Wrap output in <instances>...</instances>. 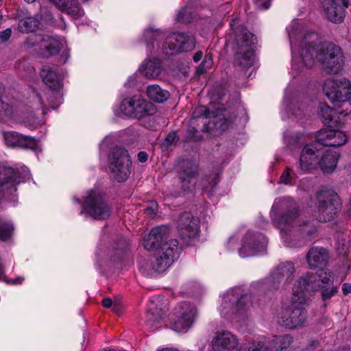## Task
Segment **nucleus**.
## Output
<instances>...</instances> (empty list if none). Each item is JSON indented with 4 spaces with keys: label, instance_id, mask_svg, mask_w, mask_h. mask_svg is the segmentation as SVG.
<instances>
[{
    "label": "nucleus",
    "instance_id": "09e8293b",
    "mask_svg": "<svg viewBox=\"0 0 351 351\" xmlns=\"http://www.w3.org/2000/svg\"><path fill=\"white\" fill-rule=\"evenodd\" d=\"M12 35V29L7 28L6 29L0 32V42L4 43L7 41Z\"/></svg>",
    "mask_w": 351,
    "mask_h": 351
},
{
    "label": "nucleus",
    "instance_id": "a18cd8bd",
    "mask_svg": "<svg viewBox=\"0 0 351 351\" xmlns=\"http://www.w3.org/2000/svg\"><path fill=\"white\" fill-rule=\"evenodd\" d=\"M176 20L179 22L189 23L191 20V12L188 8L180 10L177 14Z\"/></svg>",
    "mask_w": 351,
    "mask_h": 351
},
{
    "label": "nucleus",
    "instance_id": "c756f323",
    "mask_svg": "<svg viewBox=\"0 0 351 351\" xmlns=\"http://www.w3.org/2000/svg\"><path fill=\"white\" fill-rule=\"evenodd\" d=\"M60 11L73 18L82 17L84 12L77 0H49Z\"/></svg>",
    "mask_w": 351,
    "mask_h": 351
},
{
    "label": "nucleus",
    "instance_id": "338daca9",
    "mask_svg": "<svg viewBox=\"0 0 351 351\" xmlns=\"http://www.w3.org/2000/svg\"><path fill=\"white\" fill-rule=\"evenodd\" d=\"M338 251H339V254H344L346 253V251L344 250V249H342V250H341L339 247H338Z\"/></svg>",
    "mask_w": 351,
    "mask_h": 351
},
{
    "label": "nucleus",
    "instance_id": "9d476101",
    "mask_svg": "<svg viewBox=\"0 0 351 351\" xmlns=\"http://www.w3.org/2000/svg\"><path fill=\"white\" fill-rule=\"evenodd\" d=\"M27 48L34 47V51L42 58H50L57 55L62 48V43L56 37L47 35H34L26 42Z\"/></svg>",
    "mask_w": 351,
    "mask_h": 351
},
{
    "label": "nucleus",
    "instance_id": "ddd939ff",
    "mask_svg": "<svg viewBox=\"0 0 351 351\" xmlns=\"http://www.w3.org/2000/svg\"><path fill=\"white\" fill-rule=\"evenodd\" d=\"M248 297L242 295L238 289L228 291L222 298L219 307L221 315L228 319L232 318L234 315L244 309Z\"/></svg>",
    "mask_w": 351,
    "mask_h": 351
},
{
    "label": "nucleus",
    "instance_id": "e2e57ef3",
    "mask_svg": "<svg viewBox=\"0 0 351 351\" xmlns=\"http://www.w3.org/2000/svg\"><path fill=\"white\" fill-rule=\"evenodd\" d=\"M158 351H178V350H175V349H172V348H162Z\"/></svg>",
    "mask_w": 351,
    "mask_h": 351
},
{
    "label": "nucleus",
    "instance_id": "5fc2aeb1",
    "mask_svg": "<svg viewBox=\"0 0 351 351\" xmlns=\"http://www.w3.org/2000/svg\"><path fill=\"white\" fill-rule=\"evenodd\" d=\"M342 291L345 295L351 293V284L344 283L342 286Z\"/></svg>",
    "mask_w": 351,
    "mask_h": 351
},
{
    "label": "nucleus",
    "instance_id": "7ed1b4c3",
    "mask_svg": "<svg viewBox=\"0 0 351 351\" xmlns=\"http://www.w3.org/2000/svg\"><path fill=\"white\" fill-rule=\"evenodd\" d=\"M308 298L303 293L295 294L293 291L291 304L282 308L278 313L277 322L282 326L294 329L304 325L307 319V311L304 305Z\"/></svg>",
    "mask_w": 351,
    "mask_h": 351
},
{
    "label": "nucleus",
    "instance_id": "20e7f679",
    "mask_svg": "<svg viewBox=\"0 0 351 351\" xmlns=\"http://www.w3.org/2000/svg\"><path fill=\"white\" fill-rule=\"evenodd\" d=\"M319 290L322 293V299L326 302L330 299L338 291V288L334 285L327 287L319 284L317 282V276L314 274L308 273L300 277L295 283L293 291L298 294V293H304L306 297L311 295L313 293Z\"/></svg>",
    "mask_w": 351,
    "mask_h": 351
},
{
    "label": "nucleus",
    "instance_id": "603ef678",
    "mask_svg": "<svg viewBox=\"0 0 351 351\" xmlns=\"http://www.w3.org/2000/svg\"><path fill=\"white\" fill-rule=\"evenodd\" d=\"M137 157H138V160L139 162H145L147 161V158H148V155L146 152H140L138 155H137Z\"/></svg>",
    "mask_w": 351,
    "mask_h": 351
},
{
    "label": "nucleus",
    "instance_id": "473e14b6",
    "mask_svg": "<svg viewBox=\"0 0 351 351\" xmlns=\"http://www.w3.org/2000/svg\"><path fill=\"white\" fill-rule=\"evenodd\" d=\"M324 9L328 19L332 22H341L345 16L344 8L340 2L335 0H325Z\"/></svg>",
    "mask_w": 351,
    "mask_h": 351
},
{
    "label": "nucleus",
    "instance_id": "e433bc0d",
    "mask_svg": "<svg viewBox=\"0 0 351 351\" xmlns=\"http://www.w3.org/2000/svg\"><path fill=\"white\" fill-rule=\"evenodd\" d=\"M297 231L303 239L307 241H311L315 237L317 227L313 223L306 221L299 225Z\"/></svg>",
    "mask_w": 351,
    "mask_h": 351
},
{
    "label": "nucleus",
    "instance_id": "58836bf2",
    "mask_svg": "<svg viewBox=\"0 0 351 351\" xmlns=\"http://www.w3.org/2000/svg\"><path fill=\"white\" fill-rule=\"evenodd\" d=\"M319 114L324 124H330L335 114V111L326 104H321L319 107Z\"/></svg>",
    "mask_w": 351,
    "mask_h": 351
},
{
    "label": "nucleus",
    "instance_id": "f704fd0d",
    "mask_svg": "<svg viewBox=\"0 0 351 351\" xmlns=\"http://www.w3.org/2000/svg\"><path fill=\"white\" fill-rule=\"evenodd\" d=\"M147 95L154 101L163 103L169 98L170 94L167 90L161 88L158 85L154 84L147 86Z\"/></svg>",
    "mask_w": 351,
    "mask_h": 351
},
{
    "label": "nucleus",
    "instance_id": "ea45409f",
    "mask_svg": "<svg viewBox=\"0 0 351 351\" xmlns=\"http://www.w3.org/2000/svg\"><path fill=\"white\" fill-rule=\"evenodd\" d=\"M13 227L2 219H0V240L6 241L10 238Z\"/></svg>",
    "mask_w": 351,
    "mask_h": 351
},
{
    "label": "nucleus",
    "instance_id": "f257e3e1",
    "mask_svg": "<svg viewBox=\"0 0 351 351\" xmlns=\"http://www.w3.org/2000/svg\"><path fill=\"white\" fill-rule=\"evenodd\" d=\"M227 42L232 46L234 52V64L245 69L253 65L256 38L241 25L236 21L231 24V32L228 33Z\"/></svg>",
    "mask_w": 351,
    "mask_h": 351
},
{
    "label": "nucleus",
    "instance_id": "774afa93",
    "mask_svg": "<svg viewBox=\"0 0 351 351\" xmlns=\"http://www.w3.org/2000/svg\"><path fill=\"white\" fill-rule=\"evenodd\" d=\"M24 1L28 3H31L35 2L36 0H24Z\"/></svg>",
    "mask_w": 351,
    "mask_h": 351
},
{
    "label": "nucleus",
    "instance_id": "c03bdc74",
    "mask_svg": "<svg viewBox=\"0 0 351 351\" xmlns=\"http://www.w3.org/2000/svg\"><path fill=\"white\" fill-rule=\"evenodd\" d=\"M315 275L317 276V282L319 280V284H321V285L327 286V285H328L332 281V272L322 271L318 276H317L316 274Z\"/></svg>",
    "mask_w": 351,
    "mask_h": 351
},
{
    "label": "nucleus",
    "instance_id": "6e6d98bb",
    "mask_svg": "<svg viewBox=\"0 0 351 351\" xmlns=\"http://www.w3.org/2000/svg\"><path fill=\"white\" fill-rule=\"evenodd\" d=\"M102 304L106 308L112 307L113 305L112 300L108 298L103 300Z\"/></svg>",
    "mask_w": 351,
    "mask_h": 351
},
{
    "label": "nucleus",
    "instance_id": "cd10ccee",
    "mask_svg": "<svg viewBox=\"0 0 351 351\" xmlns=\"http://www.w3.org/2000/svg\"><path fill=\"white\" fill-rule=\"evenodd\" d=\"M339 157V152L320 149V155L318 157V167L325 173H332L337 167Z\"/></svg>",
    "mask_w": 351,
    "mask_h": 351
},
{
    "label": "nucleus",
    "instance_id": "69168bd1",
    "mask_svg": "<svg viewBox=\"0 0 351 351\" xmlns=\"http://www.w3.org/2000/svg\"><path fill=\"white\" fill-rule=\"evenodd\" d=\"M317 342H311V343L310 344V347H312V348H315L317 347Z\"/></svg>",
    "mask_w": 351,
    "mask_h": 351
},
{
    "label": "nucleus",
    "instance_id": "de8ad7c7",
    "mask_svg": "<svg viewBox=\"0 0 351 351\" xmlns=\"http://www.w3.org/2000/svg\"><path fill=\"white\" fill-rule=\"evenodd\" d=\"M196 112L198 114L202 115L205 118H210L211 117H215L217 116V114H215L214 112H211L210 110L207 109L205 106H200L196 110Z\"/></svg>",
    "mask_w": 351,
    "mask_h": 351
},
{
    "label": "nucleus",
    "instance_id": "39448f33",
    "mask_svg": "<svg viewBox=\"0 0 351 351\" xmlns=\"http://www.w3.org/2000/svg\"><path fill=\"white\" fill-rule=\"evenodd\" d=\"M315 204L319 221L326 222L332 220L340 208L339 196L330 191L317 192L315 195Z\"/></svg>",
    "mask_w": 351,
    "mask_h": 351
},
{
    "label": "nucleus",
    "instance_id": "bf43d9fd",
    "mask_svg": "<svg viewBox=\"0 0 351 351\" xmlns=\"http://www.w3.org/2000/svg\"><path fill=\"white\" fill-rule=\"evenodd\" d=\"M350 110H348V109L345 110H343V111H341V112H339V113L340 114H342L343 116H347L350 113Z\"/></svg>",
    "mask_w": 351,
    "mask_h": 351
},
{
    "label": "nucleus",
    "instance_id": "a19ab883",
    "mask_svg": "<svg viewBox=\"0 0 351 351\" xmlns=\"http://www.w3.org/2000/svg\"><path fill=\"white\" fill-rule=\"evenodd\" d=\"M294 173L292 172V169L289 167H287L285 170L282 173L278 183L293 185L294 184Z\"/></svg>",
    "mask_w": 351,
    "mask_h": 351
},
{
    "label": "nucleus",
    "instance_id": "423d86ee",
    "mask_svg": "<svg viewBox=\"0 0 351 351\" xmlns=\"http://www.w3.org/2000/svg\"><path fill=\"white\" fill-rule=\"evenodd\" d=\"M317 60L330 73L340 71L343 64V56L340 47L332 43H323L317 45Z\"/></svg>",
    "mask_w": 351,
    "mask_h": 351
},
{
    "label": "nucleus",
    "instance_id": "4468645a",
    "mask_svg": "<svg viewBox=\"0 0 351 351\" xmlns=\"http://www.w3.org/2000/svg\"><path fill=\"white\" fill-rule=\"evenodd\" d=\"M173 329L178 332H186L193 325L197 316L196 307L182 302L174 308Z\"/></svg>",
    "mask_w": 351,
    "mask_h": 351
},
{
    "label": "nucleus",
    "instance_id": "79ce46f5",
    "mask_svg": "<svg viewBox=\"0 0 351 351\" xmlns=\"http://www.w3.org/2000/svg\"><path fill=\"white\" fill-rule=\"evenodd\" d=\"M14 114L13 106L0 99V119L10 118Z\"/></svg>",
    "mask_w": 351,
    "mask_h": 351
},
{
    "label": "nucleus",
    "instance_id": "c9c22d12",
    "mask_svg": "<svg viewBox=\"0 0 351 351\" xmlns=\"http://www.w3.org/2000/svg\"><path fill=\"white\" fill-rule=\"evenodd\" d=\"M141 72L148 78H155L161 72V66L158 60L147 61L142 64Z\"/></svg>",
    "mask_w": 351,
    "mask_h": 351
},
{
    "label": "nucleus",
    "instance_id": "4c0bfd02",
    "mask_svg": "<svg viewBox=\"0 0 351 351\" xmlns=\"http://www.w3.org/2000/svg\"><path fill=\"white\" fill-rule=\"evenodd\" d=\"M148 49L150 51L153 47V41L162 40L165 38V34L158 29L149 28L146 29L144 34Z\"/></svg>",
    "mask_w": 351,
    "mask_h": 351
},
{
    "label": "nucleus",
    "instance_id": "8fccbe9b",
    "mask_svg": "<svg viewBox=\"0 0 351 351\" xmlns=\"http://www.w3.org/2000/svg\"><path fill=\"white\" fill-rule=\"evenodd\" d=\"M156 203H152L151 206H148L146 208L145 213H147V215L152 217L154 215H156L157 213V210H156Z\"/></svg>",
    "mask_w": 351,
    "mask_h": 351
},
{
    "label": "nucleus",
    "instance_id": "4d7b16f0",
    "mask_svg": "<svg viewBox=\"0 0 351 351\" xmlns=\"http://www.w3.org/2000/svg\"><path fill=\"white\" fill-rule=\"evenodd\" d=\"M203 56V53L200 51L196 52L193 56V60L197 62L199 61Z\"/></svg>",
    "mask_w": 351,
    "mask_h": 351
},
{
    "label": "nucleus",
    "instance_id": "a211bd4d",
    "mask_svg": "<svg viewBox=\"0 0 351 351\" xmlns=\"http://www.w3.org/2000/svg\"><path fill=\"white\" fill-rule=\"evenodd\" d=\"M267 240L261 233L248 232L243 239V243L239 250L241 257L255 255L258 252L264 250Z\"/></svg>",
    "mask_w": 351,
    "mask_h": 351
},
{
    "label": "nucleus",
    "instance_id": "393cba45",
    "mask_svg": "<svg viewBox=\"0 0 351 351\" xmlns=\"http://www.w3.org/2000/svg\"><path fill=\"white\" fill-rule=\"evenodd\" d=\"M21 182L19 172L10 167H0V199L6 189L15 191L16 186Z\"/></svg>",
    "mask_w": 351,
    "mask_h": 351
},
{
    "label": "nucleus",
    "instance_id": "7c9ffc66",
    "mask_svg": "<svg viewBox=\"0 0 351 351\" xmlns=\"http://www.w3.org/2000/svg\"><path fill=\"white\" fill-rule=\"evenodd\" d=\"M294 273L295 267L291 262H285L279 264L271 276L272 281H274V285L271 286L272 288H277L276 281L278 283L283 280L288 282L293 277Z\"/></svg>",
    "mask_w": 351,
    "mask_h": 351
},
{
    "label": "nucleus",
    "instance_id": "a878e982",
    "mask_svg": "<svg viewBox=\"0 0 351 351\" xmlns=\"http://www.w3.org/2000/svg\"><path fill=\"white\" fill-rule=\"evenodd\" d=\"M317 38V35L314 33L305 36L304 38L305 45L301 48L300 56L304 64L308 67H311L315 63V59H317V46L315 43Z\"/></svg>",
    "mask_w": 351,
    "mask_h": 351
},
{
    "label": "nucleus",
    "instance_id": "aec40b11",
    "mask_svg": "<svg viewBox=\"0 0 351 351\" xmlns=\"http://www.w3.org/2000/svg\"><path fill=\"white\" fill-rule=\"evenodd\" d=\"M347 139L345 132L334 129H322L316 134L317 142L324 146H342Z\"/></svg>",
    "mask_w": 351,
    "mask_h": 351
},
{
    "label": "nucleus",
    "instance_id": "2eb2a0df",
    "mask_svg": "<svg viewBox=\"0 0 351 351\" xmlns=\"http://www.w3.org/2000/svg\"><path fill=\"white\" fill-rule=\"evenodd\" d=\"M178 254V241L170 240L163 244L154 260L151 261L150 269L156 272H162L176 259Z\"/></svg>",
    "mask_w": 351,
    "mask_h": 351
},
{
    "label": "nucleus",
    "instance_id": "9b49d317",
    "mask_svg": "<svg viewBox=\"0 0 351 351\" xmlns=\"http://www.w3.org/2000/svg\"><path fill=\"white\" fill-rule=\"evenodd\" d=\"M82 212L93 219L104 220L110 216L111 208L100 192L93 189L88 193L84 200Z\"/></svg>",
    "mask_w": 351,
    "mask_h": 351
},
{
    "label": "nucleus",
    "instance_id": "052dcab7",
    "mask_svg": "<svg viewBox=\"0 0 351 351\" xmlns=\"http://www.w3.org/2000/svg\"><path fill=\"white\" fill-rule=\"evenodd\" d=\"M112 308L113 311H114L115 313H118V311H119V306L118 305L114 304L112 305Z\"/></svg>",
    "mask_w": 351,
    "mask_h": 351
},
{
    "label": "nucleus",
    "instance_id": "13d9d810",
    "mask_svg": "<svg viewBox=\"0 0 351 351\" xmlns=\"http://www.w3.org/2000/svg\"><path fill=\"white\" fill-rule=\"evenodd\" d=\"M293 114L294 116L298 117L299 119H302V116L304 114V110H301L300 108H298L297 110H294Z\"/></svg>",
    "mask_w": 351,
    "mask_h": 351
},
{
    "label": "nucleus",
    "instance_id": "49530a36",
    "mask_svg": "<svg viewBox=\"0 0 351 351\" xmlns=\"http://www.w3.org/2000/svg\"><path fill=\"white\" fill-rule=\"evenodd\" d=\"M262 346L258 341H255L240 347L237 351H263Z\"/></svg>",
    "mask_w": 351,
    "mask_h": 351
},
{
    "label": "nucleus",
    "instance_id": "0eeeda50",
    "mask_svg": "<svg viewBox=\"0 0 351 351\" xmlns=\"http://www.w3.org/2000/svg\"><path fill=\"white\" fill-rule=\"evenodd\" d=\"M119 110L128 117L141 119L154 115L157 112V108L150 101L141 97L134 96L123 99L119 106Z\"/></svg>",
    "mask_w": 351,
    "mask_h": 351
},
{
    "label": "nucleus",
    "instance_id": "37998d69",
    "mask_svg": "<svg viewBox=\"0 0 351 351\" xmlns=\"http://www.w3.org/2000/svg\"><path fill=\"white\" fill-rule=\"evenodd\" d=\"M179 137L176 132H171L167 134L161 144V148L163 151H166L174 143L178 141Z\"/></svg>",
    "mask_w": 351,
    "mask_h": 351
},
{
    "label": "nucleus",
    "instance_id": "72a5a7b5",
    "mask_svg": "<svg viewBox=\"0 0 351 351\" xmlns=\"http://www.w3.org/2000/svg\"><path fill=\"white\" fill-rule=\"evenodd\" d=\"M18 24L19 30L23 33H29L35 32L39 29L42 16L35 14L34 16H19Z\"/></svg>",
    "mask_w": 351,
    "mask_h": 351
},
{
    "label": "nucleus",
    "instance_id": "412c9836",
    "mask_svg": "<svg viewBox=\"0 0 351 351\" xmlns=\"http://www.w3.org/2000/svg\"><path fill=\"white\" fill-rule=\"evenodd\" d=\"M3 136L5 144L10 147L35 149L38 144V140L35 138L14 131L3 132Z\"/></svg>",
    "mask_w": 351,
    "mask_h": 351
},
{
    "label": "nucleus",
    "instance_id": "bb28decb",
    "mask_svg": "<svg viewBox=\"0 0 351 351\" xmlns=\"http://www.w3.org/2000/svg\"><path fill=\"white\" fill-rule=\"evenodd\" d=\"M159 302L158 297H153L148 304L146 325L151 330L157 329L162 319L163 311L158 306Z\"/></svg>",
    "mask_w": 351,
    "mask_h": 351
},
{
    "label": "nucleus",
    "instance_id": "5701e85b",
    "mask_svg": "<svg viewBox=\"0 0 351 351\" xmlns=\"http://www.w3.org/2000/svg\"><path fill=\"white\" fill-rule=\"evenodd\" d=\"M238 339L228 331L216 333L213 338L210 347L213 351H231L238 345Z\"/></svg>",
    "mask_w": 351,
    "mask_h": 351
},
{
    "label": "nucleus",
    "instance_id": "c85d7f7f",
    "mask_svg": "<svg viewBox=\"0 0 351 351\" xmlns=\"http://www.w3.org/2000/svg\"><path fill=\"white\" fill-rule=\"evenodd\" d=\"M329 259L328 251L324 247H313L306 254V261L312 268H323L326 266Z\"/></svg>",
    "mask_w": 351,
    "mask_h": 351
},
{
    "label": "nucleus",
    "instance_id": "2f4dec72",
    "mask_svg": "<svg viewBox=\"0 0 351 351\" xmlns=\"http://www.w3.org/2000/svg\"><path fill=\"white\" fill-rule=\"evenodd\" d=\"M258 342L263 346L261 348L263 351H281L289 347L293 342V337L289 335H285L275 336L269 341H258Z\"/></svg>",
    "mask_w": 351,
    "mask_h": 351
},
{
    "label": "nucleus",
    "instance_id": "0e129e2a",
    "mask_svg": "<svg viewBox=\"0 0 351 351\" xmlns=\"http://www.w3.org/2000/svg\"><path fill=\"white\" fill-rule=\"evenodd\" d=\"M39 99H40V104H41V105H42V108H43V113L45 114V113H46V112H45V106H44V105H43V100L41 99V98H40V96H39Z\"/></svg>",
    "mask_w": 351,
    "mask_h": 351
},
{
    "label": "nucleus",
    "instance_id": "6e6552de",
    "mask_svg": "<svg viewBox=\"0 0 351 351\" xmlns=\"http://www.w3.org/2000/svg\"><path fill=\"white\" fill-rule=\"evenodd\" d=\"M323 91L335 106H340L343 103L351 105V83L346 78L326 80Z\"/></svg>",
    "mask_w": 351,
    "mask_h": 351
},
{
    "label": "nucleus",
    "instance_id": "f8f14e48",
    "mask_svg": "<svg viewBox=\"0 0 351 351\" xmlns=\"http://www.w3.org/2000/svg\"><path fill=\"white\" fill-rule=\"evenodd\" d=\"M195 46V40L190 33H173L166 38L162 49L166 55L190 51Z\"/></svg>",
    "mask_w": 351,
    "mask_h": 351
},
{
    "label": "nucleus",
    "instance_id": "864d4df0",
    "mask_svg": "<svg viewBox=\"0 0 351 351\" xmlns=\"http://www.w3.org/2000/svg\"><path fill=\"white\" fill-rule=\"evenodd\" d=\"M211 65H212L211 56L209 55H206L205 56V58H204V60L203 62V66H205L206 68H209L211 66Z\"/></svg>",
    "mask_w": 351,
    "mask_h": 351
},
{
    "label": "nucleus",
    "instance_id": "f03ea898",
    "mask_svg": "<svg viewBox=\"0 0 351 351\" xmlns=\"http://www.w3.org/2000/svg\"><path fill=\"white\" fill-rule=\"evenodd\" d=\"M271 217L280 232L289 234L298 224V206L289 197L277 198L272 206Z\"/></svg>",
    "mask_w": 351,
    "mask_h": 351
},
{
    "label": "nucleus",
    "instance_id": "dca6fc26",
    "mask_svg": "<svg viewBox=\"0 0 351 351\" xmlns=\"http://www.w3.org/2000/svg\"><path fill=\"white\" fill-rule=\"evenodd\" d=\"M40 76L44 83L49 88V90L47 93L49 103L50 104L60 103L62 95L59 90L62 85L57 69L45 65L41 69ZM51 108H55L53 105H51Z\"/></svg>",
    "mask_w": 351,
    "mask_h": 351
},
{
    "label": "nucleus",
    "instance_id": "680f3d73",
    "mask_svg": "<svg viewBox=\"0 0 351 351\" xmlns=\"http://www.w3.org/2000/svg\"><path fill=\"white\" fill-rule=\"evenodd\" d=\"M3 274H4V269H3L2 264L0 263V278L3 275Z\"/></svg>",
    "mask_w": 351,
    "mask_h": 351
},
{
    "label": "nucleus",
    "instance_id": "1a4fd4ad",
    "mask_svg": "<svg viewBox=\"0 0 351 351\" xmlns=\"http://www.w3.org/2000/svg\"><path fill=\"white\" fill-rule=\"evenodd\" d=\"M109 168L116 180H126L132 171V161L128 152L122 147L114 148L109 158Z\"/></svg>",
    "mask_w": 351,
    "mask_h": 351
},
{
    "label": "nucleus",
    "instance_id": "f3484780",
    "mask_svg": "<svg viewBox=\"0 0 351 351\" xmlns=\"http://www.w3.org/2000/svg\"><path fill=\"white\" fill-rule=\"evenodd\" d=\"M178 231L180 239L189 243L191 239L196 238L199 234V219L191 213H183L178 221Z\"/></svg>",
    "mask_w": 351,
    "mask_h": 351
},
{
    "label": "nucleus",
    "instance_id": "6ab92c4d",
    "mask_svg": "<svg viewBox=\"0 0 351 351\" xmlns=\"http://www.w3.org/2000/svg\"><path fill=\"white\" fill-rule=\"evenodd\" d=\"M320 148L317 144H308L302 149L300 157V168L303 171H308L318 167V157Z\"/></svg>",
    "mask_w": 351,
    "mask_h": 351
},
{
    "label": "nucleus",
    "instance_id": "3c124183",
    "mask_svg": "<svg viewBox=\"0 0 351 351\" xmlns=\"http://www.w3.org/2000/svg\"><path fill=\"white\" fill-rule=\"evenodd\" d=\"M69 58V50L67 49H65L62 52L61 59L60 61L62 62L63 64H64V63H66V62L67 61Z\"/></svg>",
    "mask_w": 351,
    "mask_h": 351
},
{
    "label": "nucleus",
    "instance_id": "b1692460",
    "mask_svg": "<svg viewBox=\"0 0 351 351\" xmlns=\"http://www.w3.org/2000/svg\"><path fill=\"white\" fill-rule=\"evenodd\" d=\"M169 233V229L166 226H161L153 228L147 236L144 237L143 245L148 250H153L160 247L162 243L165 241Z\"/></svg>",
    "mask_w": 351,
    "mask_h": 351
},
{
    "label": "nucleus",
    "instance_id": "4be33fe9",
    "mask_svg": "<svg viewBox=\"0 0 351 351\" xmlns=\"http://www.w3.org/2000/svg\"><path fill=\"white\" fill-rule=\"evenodd\" d=\"M198 174V167L195 163L190 161L184 162L183 170L180 172L179 178L182 184V189L184 191H193L195 187Z\"/></svg>",
    "mask_w": 351,
    "mask_h": 351
}]
</instances>
